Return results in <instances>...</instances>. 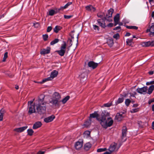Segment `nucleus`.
Instances as JSON below:
<instances>
[{
    "label": "nucleus",
    "mask_w": 154,
    "mask_h": 154,
    "mask_svg": "<svg viewBox=\"0 0 154 154\" xmlns=\"http://www.w3.org/2000/svg\"><path fill=\"white\" fill-rule=\"evenodd\" d=\"M115 119L118 121H120L122 120V117L120 116V113H118L117 114L115 117Z\"/></svg>",
    "instance_id": "nucleus-29"
},
{
    "label": "nucleus",
    "mask_w": 154,
    "mask_h": 154,
    "mask_svg": "<svg viewBox=\"0 0 154 154\" xmlns=\"http://www.w3.org/2000/svg\"><path fill=\"white\" fill-rule=\"evenodd\" d=\"M132 39H128L127 40L126 43L128 45H132Z\"/></svg>",
    "instance_id": "nucleus-40"
},
{
    "label": "nucleus",
    "mask_w": 154,
    "mask_h": 154,
    "mask_svg": "<svg viewBox=\"0 0 154 154\" xmlns=\"http://www.w3.org/2000/svg\"><path fill=\"white\" fill-rule=\"evenodd\" d=\"M121 29V27L120 26H118L116 27L114 29V30H116L118 29Z\"/></svg>",
    "instance_id": "nucleus-56"
},
{
    "label": "nucleus",
    "mask_w": 154,
    "mask_h": 154,
    "mask_svg": "<svg viewBox=\"0 0 154 154\" xmlns=\"http://www.w3.org/2000/svg\"><path fill=\"white\" fill-rule=\"evenodd\" d=\"M138 111V108H134L132 109L131 111V113H134Z\"/></svg>",
    "instance_id": "nucleus-46"
},
{
    "label": "nucleus",
    "mask_w": 154,
    "mask_h": 154,
    "mask_svg": "<svg viewBox=\"0 0 154 154\" xmlns=\"http://www.w3.org/2000/svg\"><path fill=\"white\" fill-rule=\"evenodd\" d=\"M83 141L82 140H79L75 144V147L76 149H79L83 146Z\"/></svg>",
    "instance_id": "nucleus-9"
},
{
    "label": "nucleus",
    "mask_w": 154,
    "mask_h": 154,
    "mask_svg": "<svg viewBox=\"0 0 154 154\" xmlns=\"http://www.w3.org/2000/svg\"><path fill=\"white\" fill-rule=\"evenodd\" d=\"M119 14H117L115 16L114 18V20L115 22L114 26H116L119 23V21L120 19Z\"/></svg>",
    "instance_id": "nucleus-16"
},
{
    "label": "nucleus",
    "mask_w": 154,
    "mask_h": 154,
    "mask_svg": "<svg viewBox=\"0 0 154 154\" xmlns=\"http://www.w3.org/2000/svg\"><path fill=\"white\" fill-rule=\"evenodd\" d=\"M7 57H8V52H6L4 54L3 61H5L6 60V59L7 58Z\"/></svg>",
    "instance_id": "nucleus-44"
},
{
    "label": "nucleus",
    "mask_w": 154,
    "mask_h": 154,
    "mask_svg": "<svg viewBox=\"0 0 154 154\" xmlns=\"http://www.w3.org/2000/svg\"><path fill=\"white\" fill-rule=\"evenodd\" d=\"M148 89L147 86H144L141 88H138L137 89L136 91L137 92L141 94H145Z\"/></svg>",
    "instance_id": "nucleus-8"
},
{
    "label": "nucleus",
    "mask_w": 154,
    "mask_h": 154,
    "mask_svg": "<svg viewBox=\"0 0 154 154\" xmlns=\"http://www.w3.org/2000/svg\"><path fill=\"white\" fill-rule=\"evenodd\" d=\"M113 37L114 38L117 39L119 37V34L118 33H116L113 35Z\"/></svg>",
    "instance_id": "nucleus-47"
},
{
    "label": "nucleus",
    "mask_w": 154,
    "mask_h": 154,
    "mask_svg": "<svg viewBox=\"0 0 154 154\" xmlns=\"http://www.w3.org/2000/svg\"><path fill=\"white\" fill-rule=\"evenodd\" d=\"M52 29V27L51 26H48L47 29V31L48 32H49Z\"/></svg>",
    "instance_id": "nucleus-53"
},
{
    "label": "nucleus",
    "mask_w": 154,
    "mask_h": 154,
    "mask_svg": "<svg viewBox=\"0 0 154 154\" xmlns=\"http://www.w3.org/2000/svg\"><path fill=\"white\" fill-rule=\"evenodd\" d=\"M112 26H113V24L112 23H110L107 25V26H108L111 27Z\"/></svg>",
    "instance_id": "nucleus-60"
},
{
    "label": "nucleus",
    "mask_w": 154,
    "mask_h": 154,
    "mask_svg": "<svg viewBox=\"0 0 154 154\" xmlns=\"http://www.w3.org/2000/svg\"><path fill=\"white\" fill-rule=\"evenodd\" d=\"M124 100V98L123 97L119 98L118 100L116 102V105L122 103Z\"/></svg>",
    "instance_id": "nucleus-32"
},
{
    "label": "nucleus",
    "mask_w": 154,
    "mask_h": 154,
    "mask_svg": "<svg viewBox=\"0 0 154 154\" xmlns=\"http://www.w3.org/2000/svg\"><path fill=\"white\" fill-rule=\"evenodd\" d=\"M33 25L35 28H38L39 26V24L38 23H33Z\"/></svg>",
    "instance_id": "nucleus-54"
},
{
    "label": "nucleus",
    "mask_w": 154,
    "mask_h": 154,
    "mask_svg": "<svg viewBox=\"0 0 154 154\" xmlns=\"http://www.w3.org/2000/svg\"><path fill=\"white\" fill-rule=\"evenodd\" d=\"M27 131L28 134L30 136L32 135L34 132L33 131L32 129H28Z\"/></svg>",
    "instance_id": "nucleus-38"
},
{
    "label": "nucleus",
    "mask_w": 154,
    "mask_h": 154,
    "mask_svg": "<svg viewBox=\"0 0 154 154\" xmlns=\"http://www.w3.org/2000/svg\"><path fill=\"white\" fill-rule=\"evenodd\" d=\"M55 11V14L57 13L58 12H59L60 11L59 9L56 8L54 10Z\"/></svg>",
    "instance_id": "nucleus-57"
},
{
    "label": "nucleus",
    "mask_w": 154,
    "mask_h": 154,
    "mask_svg": "<svg viewBox=\"0 0 154 154\" xmlns=\"http://www.w3.org/2000/svg\"><path fill=\"white\" fill-rule=\"evenodd\" d=\"M42 125L41 122L38 121L35 122L33 125L32 128L34 129H36L40 127Z\"/></svg>",
    "instance_id": "nucleus-14"
},
{
    "label": "nucleus",
    "mask_w": 154,
    "mask_h": 154,
    "mask_svg": "<svg viewBox=\"0 0 154 154\" xmlns=\"http://www.w3.org/2000/svg\"><path fill=\"white\" fill-rule=\"evenodd\" d=\"M34 100V99L33 100H31L28 101V106L33 105H32L33 101Z\"/></svg>",
    "instance_id": "nucleus-51"
},
{
    "label": "nucleus",
    "mask_w": 154,
    "mask_h": 154,
    "mask_svg": "<svg viewBox=\"0 0 154 154\" xmlns=\"http://www.w3.org/2000/svg\"><path fill=\"white\" fill-rule=\"evenodd\" d=\"M64 6L61 7L59 9L60 10H63V9H66V8H64Z\"/></svg>",
    "instance_id": "nucleus-62"
},
{
    "label": "nucleus",
    "mask_w": 154,
    "mask_h": 154,
    "mask_svg": "<svg viewBox=\"0 0 154 154\" xmlns=\"http://www.w3.org/2000/svg\"><path fill=\"white\" fill-rule=\"evenodd\" d=\"M87 74L86 72H83L81 74L79 75L80 80L81 82H84L86 79Z\"/></svg>",
    "instance_id": "nucleus-15"
},
{
    "label": "nucleus",
    "mask_w": 154,
    "mask_h": 154,
    "mask_svg": "<svg viewBox=\"0 0 154 154\" xmlns=\"http://www.w3.org/2000/svg\"><path fill=\"white\" fill-rule=\"evenodd\" d=\"M93 26L94 29L97 30L98 31H99L100 28L98 26L96 25H93Z\"/></svg>",
    "instance_id": "nucleus-45"
},
{
    "label": "nucleus",
    "mask_w": 154,
    "mask_h": 154,
    "mask_svg": "<svg viewBox=\"0 0 154 154\" xmlns=\"http://www.w3.org/2000/svg\"><path fill=\"white\" fill-rule=\"evenodd\" d=\"M27 127V126H26L18 128H15L14 129V131L18 132H21L26 129Z\"/></svg>",
    "instance_id": "nucleus-17"
},
{
    "label": "nucleus",
    "mask_w": 154,
    "mask_h": 154,
    "mask_svg": "<svg viewBox=\"0 0 154 154\" xmlns=\"http://www.w3.org/2000/svg\"><path fill=\"white\" fill-rule=\"evenodd\" d=\"M29 108V110L28 112L29 114H31L35 112H36L35 109V106L32 105L28 106Z\"/></svg>",
    "instance_id": "nucleus-19"
},
{
    "label": "nucleus",
    "mask_w": 154,
    "mask_h": 154,
    "mask_svg": "<svg viewBox=\"0 0 154 154\" xmlns=\"http://www.w3.org/2000/svg\"><path fill=\"white\" fill-rule=\"evenodd\" d=\"M154 89V85H152L150 86L149 87V88L148 89V91L147 92V93L149 94H151L153 91Z\"/></svg>",
    "instance_id": "nucleus-24"
},
{
    "label": "nucleus",
    "mask_w": 154,
    "mask_h": 154,
    "mask_svg": "<svg viewBox=\"0 0 154 154\" xmlns=\"http://www.w3.org/2000/svg\"><path fill=\"white\" fill-rule=\"evenodd\" d=\"M106 149H107L106 148L98 149L97 150V152H102L105 151L106 150Z\"/></svg>",
    "instance_id": "nucleus-42"
},
{
    "label": "nucleus",
    "mask_w": 154,
    "mask_h": 154,
    "mask_svg": "<svg viewBox=\"0 0 154 154\" xmlns=\"http://www.w3.org/2000/svg\"><path fill=\"white\" fill-rule=\"evenodd\" d=\"M102 119L100 124L103 128H106L112 125L113 121L109 116V113L106 110L102 111Z\"/></svg>",
    "instance_id": "nucleus-1"
},
{
    "label": "nucleus",
    "mask_w": 154,
    "mask_h": 154,
    "mask_svg": "<svg viewBox=\"0 0 154 154\" xmlns=\"http://www.w3.org/2000/svg\"><path fill=\"white\" fill-rule=\"evenodd\" d=\"M91 146V144L89 143H87L85 145V149L88 150L89 149Z\"/></svg>",
    "instance_id": "nucleus-36"
},
{
    "label": "nucleus",
    "mask_w": 154,
    "mask_h": 154,
    "mask_svg": "<svg viewBox=\"0 0 154 154\" xmlns=\"http://www.w3.org/2000/svg\"><path fill=\"white\" fill-rule=\"evenodd\" d=\"M5 111L3 109H2L0 110V121L3 119V114L4 113Z\"/></svg>",
    "instance_id": "nucleus-31"
},
{
    "label": "nucleus",
    "mask_w": 154,
    "mask_h": 154,
    "mask_svg": "<svg viewBox=\"0 0 154 154\" xmlns=\"http://www.w3.org/2000/svg\"><path fill=\"white\" fill-rule=\"evenodd\" d=\"M45 97V96L44 94H41L40 96L39 97L38 99V103H41V104L42 103H44L43 102L44 98Z\"/></svg>",
    "instance_id": "nucleus-25"
},
{
    "label": "nucleus",
    "mask_w": 154,
    "mask_h": 154,
    "mask_svg": "<svg viewBox=\"0 0 154 154\" xmlns=\"http://www.w3.org/2000/svg\"><path fill=\"white\" fill-rule=\"evenodd\" d=\"M153 84H154V81H151L150 82H148L146 83V85H149Z\"/></svg>",
    "instance_id": "nucleus-49"
},
{
    "label": "nucleus",
    "mask_w": 154,
    "mask_h": 154,
    "mask_svg": "<svg viewBox=\"0 0 154 154\" xmlns=\"http://www.w3.org/2000/svg\"><path fill=\"white\" fill-rule=\"evenodd\" d=\"M141 45L143 47H153L154 46V40L151 42H141Z\"/></svg>",
    "instance_id": "nucleus-7"
},
{
    "label": "nucleus",
    "mask_w": 154,
    "mask_h": 154,
    "mask_svg": "<svg viewBox=\"0 0 154 154\" xmlns=\"http://www.w3.org/2000/svg\"><path fill=\"white\" fill-rule=\"evenodd\" d=\"M70 98L69 96H67L64 98L61 101L63 104H65L69 100Z\"/></svg>",
    "instance_id": "nucleus-27"
},
{
    "label": "nucleus",
    "mask_w": 154,
    "mask_h": 154,
    "mask_svg": "<svg viewBox=\"0 0 154 154\" xmlns=\"http://www.w3.org/2000/svg\"><path fill=\"white\" fill-rule=\"evenodd\" d=\"M111 153V152L109 151V152H106L103 154H110Z\"/></svg>",
    "instance_id": "nucleus-63"
},
{
    "label": "nucleus",
    "mask_w": 154,
    "mask_h": 154,
    "mask_svg": "<svg viewBox=\"0 0 154 154\" xmlns=\"http://www.w3.org/2000/svg\"><path fill=\"white\" fill-rule=\"evenodd\" d=\"M152 24L153 25L151 26L149 29L147 30V32H149V35L151 37L154 36V25L153 23Z\"/></svg>",
    "instance_id": "nucleus-11"
},
{
    "label": "nucleus",
    "mask_w": 154,
    "mask_h": 154,
    "mask_svg": "<svg viewBox=\"0 0 154 154\" xmlns=\"http://www.w3.org/2000/svg\"><path fill=\"white\" fill-rule=\"evenodd\" d=\"M61 27L59 26H57L54 29V31L55 32L57 33L61 29Z\"/></svg>",
    "instance_id": "nucleus-30"
},
{
    "label": "nucleus",
    "mask_w": 154,
    "mask_h": 154,
    "mask_svg": "<svg viewBox=\"0 0 154 154\" xmlns=\"http://www.w3.org/2000/svg\"><path fill=\"white\" fill-rule=\"evenodd\" d=\"M59 41V40L58 38H56L54 40L51 42L50 43L51 45H53L55 44L58 43Z\"/></svg>",
    "instance_id": "nucleus-35"
},
{
    "label": "nucleus",
    "mask_w": 154,
    "mask_h": 154,
    "mask_svg": "<svg viewBox=\"0 0 154 154\" xmlns=\"http://www.w3.org/2000/svg\"><path fill=\"white\" fill-rule=\"evenodd\" d=\"M51 78H52L51 77H50H50H48L47 78L45 79H43L42 81L40 83L41 84H42V83H43L46 82L51 80H52V79H51Z\"/></svg>",
    "instance_id": "nucleus-33"
},
{
    "label": "nucleus",
    "mask_w": 154,
    "mask_h": 154,
    "mask_svg": "<svg viewBox=\"0 0 154 154\" xmlns=\"http://www.w3.org/2000/svg\"><path fill=\"white\" fill-rule=\"evenodd\" d=\"M102 112L100 114L98 113L97 111H94L93 113L90 114L89 118L90 121H91V118H96V119L98 120L100 123L102 119Z\"/></svg>",
    "instance_id": "nucleus-4"
},
{
    "label": "nucleus",
    "mask_w": 154,
    "mask_h": 154,
    "mask_svg": "<svg viewBox=\"0 0 154 154\" xmlns=\"http://www.w3.org/2000/svg\"><path fill=\"white\" fill-rule=\"evenodd\" d=\"M97 16L98 17H100L102 19L104 18L105 16L104 13H98L97 14Z\"/></svg>",
    "instance_id": "nucleus-37"
},
{
    "label": "nucleus",
    "mask_w": 154,
    "mask_h": 154,
    "mask_svg": "<svg viewBox=\"0 0 154 154\" xmlns=\"http://www.w3.org/2000/svg\"><path fill=\"white\" fill-rule=\"evenodd\" d=\"M60 100L52 98L51 100L49 101V103L51 104L53 106L56 107H59L60 105Z\"/></svg>",
    "instance_id": "nucleus-6"
},
{
    "label": "nucleus",
    "mask_w": 154,
    "mask_h": 154,
    "mask_svg": "<svg viewBox=\"0 0 154 154\" xmlns=\"http://www.w3.org/2000/svg\"><path fill=\"white\" fill-rule=\"evenodd\" d=\"M58 74V71L54 70L51 72L50 77H51L52 79L56 77Z\"/></svg>",
    "instance_id": "nucleus-21"
},
{
    "label": "nucleus",
    "mask_w": 154,
    "mask_h": 154,
    "mask_svg": "<svg viewBox=\"0 0 154 154\" xmlns=\"http://www.w3.org/2000/svg\"><path fill=\"white\" fill-rule=\"evenodd\" d=\"M50 48L48 47L46 49H42L40 52V54H41L45 55L46 54H48L50 53Z\"/></svg>",
    "instance_id": "nucleus-12"
},
{
    "label": "nucleus",
    "mask_w": 154,
    "mask_h": 154,
    "mask_svg": "<svg viewBox=\"0 0 154 154\" xmlns=\"http://www.w3.org/2000/svg\"><path fill=\"white\" fill-rule=\"evenodd\" d=\"M116 145L115 144L111 145L109 147V151L112 153L116 149Z\"/></svg>",
    "instance_id": "nucleus-26"
},
{
    "label": "nucleus",
    "mask_w": 154,
    "mask_h": 154,
    "mask_svg": "<svg viewBox=\"0 0 154 154\" xmlns=\"http://www.w3.org/2000/svg\"><path fill=\"white\" fill-rule=\"evenodd\" d=\"M131 102V100L129 99H126L125 101V103L126 105L127 106H128L130 103Z\"/></svg>",
    "instance_id": "nucleus-39"
},
{
    "label": "nucleus",
    "mask_w": 154,
    "mask_h": 154,
    "mask_svg": "<svg viewBox=\"0 0 154 154\" xmlns=\"http://www.w3.org/2000/svg\"><path fill=\"white\" fill-rule=\"evenodd\" d=\"M107 43L109 47H112L114 44L113 39L112 38L109 39L107 41Z\"/></svg>",
    "instance_id": "nucleus-23"
},
{
    "label": "nucleus",
    "mask_w": 154,
    "mask_h": 154,
    "mask_svg": "<svg viewBox=\"0 0 154 154\" xmlns=\"http://www.w3.org/2000/svg\"><path fill=\"white\" fill-rule=\"evenodd\" d=\"M131 35V33L128 32H127L125 35V36H130Z\"/></svg>",
    "instance_id": "nucleus-58"
},
{
    "label": "nucleus",
    "mask_w": 154,
    "mask_h": 154,
    "mask_svg": "<svg viewBox=\"0 0 154 154\" xmlns=\"http://www.w3.org/2000/svg\"><path fill=\"white\" fill-rule=\"evenodd\" d=\"M154 72L153 71H149V73L150 75H152L153 74Z\"/></svg>",
    "instance_id": "nucleus-64"
},
{
    "label": "nucleus",
    "mask_w": 154,
    "mask_h": 154,
    "mask_svg": "<svg viewBox=\"0 0 154 154\" xmlns=\"http://www.w3.org/2000/svg\"><path fill=\"white\" fill-rule=\"evenodd\" d=\"M138 105L137 104H134L133 105V107H137L138 106Z\"/></svg>",
    "instance_id": "nucleus-61"
},
{
    "label": "nucleus",
    "mask_w": 154,
    "mask_h": 154,
    "mask_svg": "<svg viewBox=\"0 0 154 154\" xmlns=\"http://www.w3.org/2000/svg\"><path fill=\"white\" fill-rule=\"evenodd\" d=\"M55 14V10L52 9L49 11V15L50 16H53Z\"/></svg>",
    "instance_id": "nucleus-41"
},
{
    "label": "nucleus",
    "mask_w": 154,
    "mask_h": 154,
    "mask_svg": "<svg viewBox=\"0 0 154 154\" xmlns=\"http://www.w3.org/2000/svg\"><path fill=\"white\" fill-rule=\"evenodd\" d=\"M154 102V99H151L149 101L148 103L149 104H150L151 103Z\"/></svg>",
    "instance_id": "nucleus-55"
},
{
    "label": "nucleus",
    "mask_w": 154,
    "mask_h": 154,
    "mask_svg": "<svg viewBox=\"0 0 154 154\" xmlns=\"http://www.w3.org/2000/svg\"><path fill=\"white\" fill-rule=\"evenodd\" d=\"M112 105V103H108L104 104V106L105 107H109Z\"/></svg>",
    "instance_id": "nucleus-52"
},
{
    "label": "nucleus",
    "mask_w": 154,
    "mask_h": 154,
    "mask_svg": "<svg viewBox=\"0 0 154 154\" xmlns=\"http://www.w3.org/2000/svg\"><path fill=\"white\" fill-rule=\"evenodd\" d=\"M72 4V3L71 2H68L64 6V8H67L68 7V6L71 5Z\"/></svg>",
    "instance_id": "nucleus-48"
},
{
    "label": "nucleus",
    "mask_w": 154,
    "mask_h": 154,
    "mask_svg": "<svg viewBox=\"0 0 154 154\" xmlns=\"http://www.w3.org/2000/svg\"><path fill=\"white\" fill-rule=\"evenodd\" d=\"M55 118V116L54 115H52L45 118L44 121L46 123L52 121Z\"/></svg>",
    "instance_id": "nucleus-13"
},
{
    "label": "nucleus",
    "mask_w": 154,
    "mask_h": 154,
    "mask_svg": "<svg viewBox=\"0 0 154 154\" xmlns=\"http://www.w3.org/2000/svg\"><path fill=\"white\" fill-rule=\"evenodd\" d=\"M44 153L45 152H41V151H39L37 153V154H44Z\"/></svg>",
    "instance_id": "nucleus-59"
},
{
    "label": "nucleus",
    "mask_w": 154,
    "mask_h": 154,
    "mask_svg": "<svg viewBox=\"0 0 154 154\" xmlns=\"http://www.w3.org/2000/svg\"><path fill=\"white\" fill-rule=\"evenodd\" d=\"M126 27L129 29H138V27L136 26H126Z\"/></svg>",
    "instance_id": "nucleus-34"
},
{
    "label": "nucleus",
    "mask_w": 154,
    "mask_h": 154,
    "mask_svg": "<svg viewBox=\"0 0 154 154\" xmlns=\"http://www.w3.org/2000/svg\"><path fill=\"white\" fill-rule=\"evenodd\" d=\"M48 34H44L42 35V37L44 41H46L47 40L48 38Z\"/></svg>",
    "instance_id": "nucleus-43"
},
{
    "label": "nucleus",
    "mask_w": 154,
    "mask_h": 154,
    "mask_svg": "<svg viewBox=\"0 0 154 154\" xmlns=\"http://www.w3.org/2000/svg\"><path fill=\"white\" fill-rule=\"evenodd\" d=\"M98 63H95L93 61H89L88 63V67L93 69H95L98 66Z\"/></svg>",
    "instance_id": "nucleus-10"
},
{
    "label": "nucleus",
    "mask_w": 154,
    "mask_h": 154,
    "mask_svg": "<svg viewBox=\"0 0 154 154\" xmlns=\"http://www.w3.org/2000/svg\"><path fill=\"white\" fill-rule=\"evenodd\" d=\"M63 44H62L60 47V50H57L56 52L61 56H63L64 55L66 51V42L64 41H63Z\"/></svg>",
    "instance_id": "nucleus-5"
},
{
    "label": "nucleus",
    "mask_w": 154,
    "mask_h": 154,
    "mask_svg": "<svg viewBox=\"0 0 154 154\" xmlns=\"http://www.w3.org/2000/svg\"><path fill=\"white\" fill-rule=\"evenodd\" d=\"M85 8L87 11L91 12H94L95 10V8L91 5L86 6Z\"/></svg>",
    "instance_id": "nucleus-20"
},
{
    "label": "nucleus",
    "mask_w": 154,
    "mask_h": 154,
    "mask_svg": "<svg viewBox=\"0 0 154 154\" xmlns=\"http://www.w3.org/2000/svg\"><path fill=\"white\" fill-rule=\"evenodd\" d=\"M46 103H38L35 106L36 107L37 112L40 115L43 114L45 112Z\"/></svg>",
    "instance_id": "nucleus-3"
},
{
    "label": "nucleus",
    "mask_w": 154,
    "mask_h": 154,
    "mask_svg": "<svg viewBox=\"0 0 154 154\" xmlns=\"http://www.w3.org/2000/svg\"><path fill=\"white\" fill-rule=\"evenodd\" d=\"M91 121H90V120L86 121L84 124V126L86 127H88L91 124Z\"/></svg>",
    "instance_id": "nucleus-28"
},
{
    "label": "nucleus",
    "mask_w": 154,
    "mask_h": 154,
    "mask_svg": "<svg viewBox=\"0 0 154 154\" xmlns=\"http://www.w3.org/2000/svg\"><path fill=\"white\" fill-rule=\"evenodd\" d=\"M61 98L60 94L57 92H55L54 94L53 99L59 100Z\"/></svg>",
    "instance_id": "nucleus-22"
},
{
    "label": "nucleus",
    "mask_w": 154,
    "mask_h": 154,
    "mask_svg": "<svg viewBox=\"0 0 154 154\" xmlns=\"http://www.w3.org/2000/svg\"><path fill=\"white\" fill-rule=\"evenodd\" d=\"M72 15H64V18L65 19H69L70 18L72 17Z\"/></svg>",
    "instance_id": "nucleus-50"
},
{
    "label": "nucleus",
    "mask_w": 154,
    "mask_h": 154,
    "mask_svg": "<svg viewBox=\"0 0 154 154\" xmlns=\"http://www.w3.org/2000/svg\"><path fill=\"white\" fill-rule=\"evenodd\" d=\"M127 128L126 126H123L122 129V138L125 137L127 134Z\"/></svg>",
    "instance_id": "nucleus-18"
},
{
    "label": "nucleus",
    "mask_w": 154,
    "mask_h": 154,
    "mask_svg": "<svg viewBox=\"0 0 154 154\" xmlns=\"http://www.w3.org/2000/svg\"><path fill=\"white\" fill-rule=\"evenodd\" d=\"M113 11V9H110L108 10L107 14H106V16L104 17V18L97 20V22L100 26L105 28L106 27L105 22V20H106L109 22L112 21V19L110 18L112 17V15Z\"/></svg>",
    "instance_id": "nucleus-2"
}]
</instances>
